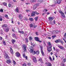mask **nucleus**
<instances>
[{"instance_id":"obj_1","label":"nucleus","mask_w":66,"mask_h":66,"mask_svg":"<svg viewBox=\"0 0 66 66\" xmlns=\"http://www.w3.org/2000/svg\"><path fill=\"white\" fill-rule=\"evenodd\" d=\"M33 46H31V50H30V51L31 53H34L35 54V52L33 51Z\"/></svg>"},{"instance_id":"obj_2","label":"nucleus","mask_w":66,"mask_h":66,"mask_svg":"<svg viewBox=\"0 0 66 66\" xmlns=\"http://www.w3.org/2000/svg\"><path fill=\"white\" fill-rule=\"evenodd\" d=\"M61 14V16L63 17V18H65V14L62 11H60L59 12Z\"/></svg>"},{"instance_id":"obj_3","label":"nucleus","mask_w":66,"mask_h":66,"mask_svg":"<svg viewBox=\"0 0 66 66\" xmlns=\"http://www.w3.org/2000/svg\"><path fill=\"white\" fill-rule=\"evenodd\" d=\"M52 48V46H50L49 47H48L47 48V50H48V52H51V50H52V48Z\"/></svg>"},{"instance_id":"obj_4","label":"nucleus","mask_w":66,"mask_h":66,"mask_svg":"<svg viewBox=\"0 0 66 66\" xmlns=\"http://www.w3.org/2000/svg\"><path fill=\"white\" fill-rule=\"evenodd\" d=\"M29 26L31 28L32 27H33L34 28H35L36 27H37V25H36L35 26L34 25H33L32 24H30Z\"/></svg>"},{"instance_id":"obj_5","label":"nucleus","mask_w":66,"mask_h":66,"mask_svg":"<svg viewBox=\"0 0 66 66\" xmlns=\"http://www.w3.org/2000/svg\"><path fill=\"white\" fill-rule=\"evenodd\" d=\"M4 57L5 59H9L10 57H9V55L7 54H6L4 55Z\"/></svg>"},{"instance_id":"obj_6","label":"nucleus","mask_w":66,"mask_h":66,"mask_svg":"<svg viewBox=\"0 0 66 66\" xmlns=\"http://www.w3.org/2000/svg\"><path fill=\"white\" fill-rule=\"evenodd\" d=\"M32 60L34 62V63H36L37 62V60H36V58L35 57H34L32 58Z\"/></svg>"},{"instance_id":"obj_7","label":"nucleus","mask_w":66,"mask_h":66,"mask_svg":"<svg viewBox=\"0 0 66 66\" xmlns=\"http://www.w3.org/2000/svg\"><path fill=\"white\" fill-rule=\"evenodd\" d=\"M19 18L21 20L22 19V18H23V16H22V15L21 14H20L19 15Z\"/></svg>"},{"instance_id":"obj_8","label":"nucleus","mask_w":66,"mask_h":66,"mask_svg":"<svg viewBox=\"0 0 66 66\" xmlns=\"http://www.w3.org/2000/svg\"><path fill=\"white\" fill-rule=\"evenodd\" d=\"M9 47L11 53L12 54H13L14 53V52H13V49H12V46H10Z\"/></svg>"},{"instance_id":"obj_9","label":"nucleus","mask_w":66,"mask_h":66,"mask_svg":"<svg viewBox=\"0 0 66 66\" xmlns=\"http://www.w3.org/2000/svg\"><path fill=\"white\" fill-rule=\"evenodd\" d=\"M16 55L17 56V57H19L21 55H20V54L19 53V52H17L15 53Z\"/></svg>"},{"instance_id":"obj_10","label":"nucleus","mask_w":66,"mask_h":66,"mask_svg":"<svg viewBox=\"0 0 66 66\" xmlns=\"http://www.w3.org/2000/svg\"><path fill=\"white\" fill-rule=\"evenodd\" d=\"M58 47L60 49H62V50H65V48H64V47L63 46L59 45L58 46Z\"/></svg>"},{"instance_id":"obj_11","label":"nucleus","mask_w":66,"mask_h":66,"mask_svg":"<svg viewBox=\"0 0 66 66\" xmlns=\"http://www.w3.org/2000/svg\"><path fill=\"white\" fill-rule=\"evenodd\" d=\"M58 32L57 31H54L53 32H52V34L53 35H55L56 34H57Z\"/></svg>"},{"instance_id":"obj_12","label":"nucleus","mask_w":66,"mask_h":66,"mask_svg":"<svg viewBox=\"0 0 66 66\" xmlns=\"http://www.w3.org/2000/svg\"><path fill=\"white\" fill-rule=\"evenodd\" d=\"M62 0H58L57 1H56L55 2L56 3H58V4H60L61 3V2L62 1Z\"/></svg>"},{"instance_id":"obj_13","label":"nucleus","mask_w":66,"mask_h":66,"mask_svg":"<svg viewBox=\"0 0 66 66\" xmlns=\"http://www.w3.org/2000/svg\"><path fill=\"white\" fill-rule=\"evenodd\" d=\"M61 42V40L59 39H58L57 40H56L55 41V43H60V42Z\"/></svg>"},{"instance_id":"obj_14","label":"nucleus","mask_w":66,"mask_h":66,"mask_svg":"<svg viewBox=\"0 0 66 66\" xmlns=\"http://www.w3.org/2000/svg\"><path fill=\"white\" fill-rule=\"evenodd\" d=\"M23 47L24 48V51H26V45H25L23 44Z\"/></svg>"},{"instance_id":"obj_15","label":"nucleus","mask_w":66,"mask_h":66,"mask_svg":"<svg viewBox=\"0 0 66 66\" xmlns=\"http://www.w3.org/2000/svg\"><path fill=\"white\" fill-rule=\"evenodd\" d=\"M11 62H11V61L10 60H7L6 61V63L8 64H10V63H11Z\"/></svg>"},{"instance_id":"obj_16","label":"nucleus","mask_w":66,"mask_h":66,"mask_svg":"<svg viewBox=\"0 0 66 66\" xmlns=\"http://www.w3.org/2000/svg\"><path fill=\"white\" fill-rule=\"evenodd\" d=\"M46 64L47 65V66H52V65H51V64L50 63L48 62L47 63H46Z\"/></svg>"},{"instance_id":"obj_17","label":"nucleus","mask_w":66,"mask_h":66,"mask_svg":"<svg viewBox=\"0 0 66 66\" xmlns=\"http://www.w3.org/2000/svg\"><path fill=\"white\" fill-rule=\"evenodd\" d=\"M35 39L36 41H37V42H38L39 41V38L37 37H35Z\"/></svg>"},{"instance_id":"obj_18","label":"nucleus","mask_w":66,"mask_h":66,"mask_svg":"<svg viewBox=\"0 0 66 66\" xmlns=\"http://www.w3.org/2000/svg\"><path fill=\"white\" fill-rule=\"evenodd\" d=\"M49 18V20L50 21H52L53 20V18H52V17H50Z\"/></svg>"},{"instance_id":"obj_19","label":"nucleus","mask_w":66,"mask_h":66,"mask_svg":"<svg viewBox=\"0 0 66 66\" xmlns=\"http://www.w3.org/2000/svg\"><path fill=\"white\" fill-rule=\"evenodd\" d=\"M11 41L12 43L13 44H14V43H15V42H16V40L14 39H12L11 40Z\"/></svg>"},{"instance_id":"obj_20","label":"nucleus","mask_w":66,"mask_h":66,"mask_svg":"<svg viewBox=\"0 0 66 66\" xmlns=\"http://www.w3.org/2000/svg\"><path fill=\"white\" fill-rule=\"evenodd\" d=\"M35 51V54L34 53V54H36L37 55H38V54H39V52L38 51H36V52L35 51Z\"/></svg>"},{"instance_id":"obj_21","label":"nucleus","mask_w":66,"mask_h":66,"mask_svg":"<svg viewBox=\"0 0 66 66\" xmlns=\"http://www.w3.org/2000/svg\"><path fill=\"white\" fill-rule=\"evenodd\" d=\"M10 29V28H7L6 29L5 31L6 32H7L9 31V30Z\"/></svg>"},{"instance_id":"obj_22","label":"nucleus","mask_w":66,"mask_h":66,"mask_svg":"<svg viewBox=\"0 0 66 66\" xmlns=\"http://www.w3.org/2000/svg\"><path fill=\"white\" fill-rule=\"evenodd\" d=\"M18 32L19 33H21V34H24V32L23 31H19Z\"/></svg>"},{"instance_id":"obj_23","label":"nucleus","mask_w":66,"mask_h":66,"mask_svg":"<svg viewBox=\"0 0 66 66\" xmlns=\"http://www.w3.org/2000/svg\"><path fill=\"white\" fill-rule=\"evenodd\" d=\"M38 16H37L35 18V19L36 21H37L38 20Z\"/></svg>"},{"instance_id":"obj_24","label":"nucleus","mask_w":66,"mask_h":66,"mask_svg":"<svg viewBox=\"0 0 66 66\" xmlns=\"http://www.w3.org/2000/svg\"><path fill=\"white\" fill-rule=\"evenodd\" d=\"M37 7L36 6V5H34L33 7V8L34 10H35V9H36Z\"/></svg>"},{"instance_id":"obj_25","label":"nucleus","mask_w":66,"mask_h":66,"mask_svg":"<svg viewBox=\"0 0 66 66\" xmlns=\"http://www.w3.org/2000/svg\"><path fill=\"white\" fill-rule=\"evenodd\" d=\"M33 13H34L35 14H36V15H38V14H39V13H37L36 11H33Z\"/></svg>"},{"instance_id":"obj_26","label":"nucleus","mask_w":66,"mask_h":66,"mask_svg":"<svg viewBox=\"0 0 66 66\" xmlns=\"http://www.w3.org/2000/svg\"><path fill=\"white\" fill-rule=\"evenodd\" d=\"M35 15V14L34 13H33V12H32V13L31 14V16H34Z\"/></svg>"},{"instance_id":"obj_27","label":"nucleus","mask_w":66,"mask_h":66,"mask_svg":"<svg viewBox=\"0 0 66 66\" xmlns=\"http://www.w3.org/2000/svg\"><path fill=\"white\" fill-rule=\"evenodd\" d=\"M2 4L3 5H4L5 6H6L7 5V3H3Z\"/></svg>"},{"instance_id":"obj_28","label":"nucleus","mask_w":66,"mask_h":66,"mask_svg":"<svg viewBox=\"0 0 66 66\" xmlns=\"http://www.w3.org/2000/svg\"><path fill=\"white\" fill-rule=\"evenodd\" d=\"M25 42L26 43H28V42H29V41H28V38H25Z\"/></svg>"},{"instance_id":"obj_29","label":"nucleus","mask_w":66,"mask_h":66,"mask_svg":"<svg viewBox=\"0 0 66 66\" xmlns=\"http://www.w3.org/2000/svg\"><path fill=\"white\" fill-rule=\"evenodd\" d=\"M12 36L13 37H16V35L15 34H12Z\"/></svg>"},{"instance_id":"obj_30","label":"nucleus","mask_w":66,"mask_h":66,"mask_svg":"<svg viewBox=\"0 0 66 66\" xmlns=\"http://www.w3.org/2000/svg\"><path fill=\"white\" fill-rule=\"evenodd\" d=\"M40 62H43V60H42V59L41 58H40L38 60Z\"/></svg>"},{"instance_id":"obj_31","label":"nucleus","mask_w":66,"mask_h":66,"mask_svg":"<svg viewBox=\"0 0 66 66\" xmlns=\"http://www.w3.org/2000/svg\"><path fill=\"white\" fill-rule=\"evenodd\" d=\"M49 59H50V61L51 62H52V61H53L51 57L50 56H49Z\"/></svg>"},{"instance_id":"obj_32","label":"nucleus","mask_w":66,"mask_h":66,"mask_svg":"<svg viewBox=\"0 0 66 66\" xmlns=\"http://www.w3.org/2000/svg\"><path fill=\"white\" fill-rule=\"evenodd\" d=\"M6 27H7V26L6 24L3 25L2 26L3 28H5Z\"/></svg>"},{"instance_id":"obj_33","label":"nucleus","mask_w":66,"mask_h":66,"mask_svg":"<svg viewBox=\"0 0 66 66\" xmlns=\"http://www.w3.org/2000/svg\"><path fill=\"white\" fill-rule=\"evenodd\" d=\"M29 20H30V21H33L34 20L33 19V18H29Z\"/></svg>"},{"instance_id":"obj_34","label":"nucleus","mask_w":66,"mask_h":66,"mask_svg":"<svg viewBox=\"0 0 66 66\" xmlns=\"http://www.w3.org/2000/svg\"><path fill=\"white\" fill-rule=\"evenodd\" d=\"M56 37V35H54V36H52V39H54V38Z\"/></svg>"},{"instance_id":"obj_35","label":"nucleus","mask_w":66,"mask_h":66,"mask_svg":"<svg viewBox=\"0 0 66 66\" xmlns=\"http://www.w3.org/2000/svg\"><path fill=\"white\" fill-rule=\"evenodd\" d=\"M47 11H48V10L46 9H44L43 11L44 12H47Z\"/></svg>"},{"instance_id":"obj_36","label":"nucleus","mask_w":66,"mask_h":66,"mask_svg":"<svg viewBox=\"0 0 66 66\" xmlns=\"http://www.w3.org/2000/svg\"><path fill=\"white\" fill-rule=\"evenodd\" d=\"M15 11H16V12H17V13H18L19 10H18V8H17L16 9Z\"/></svg>"},{"instance_id":"obj_37","label":"nucleus","mask_w":66,"mask_h":66,"mask_svg":"<svg viewBox=\"0 0 66 66\" xmlns=\"http://www.w3.org/2000/svg\"><path fill=\"white\" fill-rule=\"evenodd\" d=\"M29 39L30 40H32V37L31 36H30L29 37Z\"/></svg>"},{"instance_id":"obj_38","label":"nucleus","mask_w":66,"mask_h":66,"mask_svg":"<svg viewBox=\"0 0 66 66\" xmlns=\"http://www.w3.org/2000/svg\"><path fill=\"white\" fill-rule=\"evenodd\" d=\"M41 52L43 55H44V53L43 51H41Z\"/></svg>"},{"instance_id":"obj_39","label":"nucleus","mask_w":66,"mask_h":66,"mask_svg":"<svg viewBox=\"0 0 66 66\" xmlns=\"http://www.w3.org/2000/svg\"><path fill=\"white\" fill-rule=\"evenodd\" d=\"M48 46H51V43L50 42H48Z\"/></svg>"},{"instance_id":"obj_40","label":"nucleus","mask_w":66,"mask_h":66,"mask_svg":"<svg viewBox=\"0 0 66 66\" xmlns=\"http://www.w3.org/2000/svg\"><path fill=\"white\" fill-rule=\"evenodd\" d=\"M31 45L32 46H33V47H34L35 46V44L34 43H31Z\"/></svg>"},{"instance_id":"obj_41","label":"nucleus","mask_w":66,"mask_h":66,"mask_svg":"<svg viewBox=\"0 0 66 66\" xmlns=\"http://www.w3.org/2000/svg\"><path fill=\"white\" fill-rule=\"evenodd\" d=\"M3 44H4V45H6V43L5 41H3Z\"/></svg>"},{"instance_id":"obj_42","label":"nucleus","mask_w":66,"mask_h":66,"mask_svg":"<svg viewBox=\"0 0 66 66\" xmlns=\"http://www.w3.org/2000/svg\"><path fill=\"white\" fill-rule=\"evenodd\" d=\"M39 2L40 3H42L43 1V0H38Z\"/></svg>"},{"instance_id":"obj_43","label":"nucleus","mask_w":66,"mask_h":66,"mask_svg":"<svg viewBox=\"0 0 66 66\" xmlns=\"http://www.w3.org/2000/svg\"><path fill=\"white\" fill-rule=\"evenodd\" d=\"M3 12V9H1L0 10V12Z\"/></svg>"},{"instance_id":"obj_44","label":"nucleus","mask_w":66,"mask_h":66,"mask_svg":"<svg viewBox=\"0 0 66 66\" xmlns=\"http://www.w3.org/2000/svg\"><path fill=\"white\" fill-rule=\"evenodd\" d=\"M13 63L14 64V65H15L16 64V62L14 60H13Z\"/></svg>"},{"instance_id":"obj_45","label":"nucleus","mask_w":66,"mask_h":66,"mask_svg":"<svg viewBox=\"0 0 66 66\" xmlns=\"http://www.w3.org/2000/svg\"><path fill=\"white\" fill-rule=\"evenodd\" d=\"M50 23L51 24L53 25V22L52 21L50 22Z\"/></svg>"},{"instance_id":"obj_46","label":"nucleus","mask_w":66,"mask_h":66,"mask_svg":"<svg viewBox=\"0 0 66 66\" xmlns=\"http://www.w3.org/2000/svg\"><path fill=\"white\" fill-rule=\"evenodd\" d=\"M5 17H6V18H9V17H8V15H5Z\"/></svg>"},{"instance_id":"obj_47","label":"nucleus","mask_w":66,"mask_h":66,"mask_svg":"<svg viewBox=\"0 0 66 66\" xmlns=\"http://www.w3.org/2000/svg\"><path fill=\"white\" fill-rule=\"evenodd\" d=\"M27 64H26V63H24V64L22 66H27Z\"/></svg>"},{"instance_id":"obj_48","label":"nucleus","mask_w":66,"mask_h":66,"mask_svg":"<svg viewBox=\"0 0 66 66\" xmlns=\"http://www.w3.org/2000/svg\"><path fill=\"white\" fill-rule=\"evenodd\" d=\"M40 48H41V51H43V47L42 46H41L40 47Z\"/></svg>"},{"instance_id":"obj_49","label":"nucleus","mask_w":66,"mask_h":66,"mask_svg":"<svg viewBox=\"0 0 66 66\" xmlns=\"http://www.w3.org/2000/svg\"><path fill=\"white\" fill-rule=\"evenodd\" d=\"M63 61L64 62H65L66 61V58L64 59L63 60Z\"/></svg>"},{"instance_id":"obj_50","label":"nucleus","mask_w":66,"mask_h":66,"mask_svg":"<svg viewBox=\"0 0 66 66\" xmlns=\"http://www.w3.org/2000/svg\"><path fill=\"white\" fill-rule=\"evenodd\" d=\"M35 34H36V35H38V32H36Z\"/></svg>"},{"instance_id":"obj_51","label":"nucleus","mask_w":66,"mask_h":66,"mask_svg":"<svg viewBox=\"0 0 66 66\" xmlns=\"http://www.w3.org/2000/svg\"><path fill=\"white\" fill-rule=\"evenodd\" d=\"M36 5V6L37 7V6H39V4L38 3H37L36 5Z\"/></svg>"},{"instance_id":"obj_52","label":"nucleus","mask_w":66,"mask_h":66,"mask_svg":"<svg viewBox=\"0 0 66 66\" xmlns=\"http://www.w3.org/2000/svg\"><path fill=\"white\" fill-rule=\"evenodd\" d=\"M53 24H55V20H54L53 21Z\"/></svg>"},{"instance_id":"obj_53","label":"nucleus","mask_w":66,"mask_h":66,"mask_svg":"<svg viewBox=\"0 0 66 66\" xmlns=\"http://www.w3.org/2000/svg\"><path fill=\"white\" fill-rule=\"evenodd\" d=\"M60 43H61V44H63V43H64V42H63V41H61V40Z\"/></svg>"},{"instance_id":"obj_54","label":"nucleus","mask_w":66,"mask_h":66,"mask_svg":"<svg viewBox=\"0 0 66 66\" xmlns=\"http://www.w3.org/2000/svg\"><path fill=\"white\" fill-rule=\"evenodd\" d=\"M63 40H64L65 43H66V41L65 40V39H64V38H63Z\"/></svg>"},{"instance_id":"obj_55","label":"nucleus","mask_w":66,"mask_h":66,"mask_svg":"<svg viewBox=\"0 0 66 66\" xmlns=\"http://www.w3.org/2000/svg\"><path fill=\"white\" fill-rule=\"evenodd\" d=\"M9 7H10L11 6V5L10 4V3L9 4Z\"/></svg>"},{"instance_id":"obj_56","label":"nucleus","mask_w":66,"mask_h":66,"mask_svg":"<svg viewBox=\"0 0 66 66\" xmlns=\"http://www.w3.org/2000/svg\"><path fill=\"white\" fill-rule=\"evenodd\" d=\"M34 0H30V2H34Z\"/></svg>"},{"instance_id":"obj_57","label":"nucleus","mask_w":66,"mask_h":66,"mask_svg":"<svg viewBox=\"0 0 66 66\" xmlns=\"http://www.w3.org/2000/svg\"><path fill=\"white\" fill-rule=\"evenodd\" d=\"M27 65L28 66H30V65H31V64L29 63H28L27 64Z\"/></svg>"},{"instance_id":"obj_58","label":"nucleus","mask_w":66,"mask_h":66,"mask_svg":"<svg viewBox=\"0 0 66 66\" xmlns=\"http://www.w3.org/2000/svg\"><path fill=\"white\" fill-rule=\"evenodd\" d=\"M12 31L13 32H15V30H14V29H12Z\"/></svg>"},{"instance_id":"obj_59","label":"nucleus","mask_w":66,"mask_h":66,"mask_svg":"<svg viewBox=\"0 0 66 66\" xmlns=\"http://www.w3.org/2000/svg\"><path fill=\"white\" fill-rule=\"evenodd\" d=\"M2 40V38L1 37H0V40Z\"/></svg>"},{"instance_id":"obj_60","label":"nucleus","mask_w":66,"mask_h":66,"mask_svg":"<svg viewBox=\"0 0 66 66\" xmlns=\"http://www.w3.org/2000/svg\"><path fill=\"white\" fill-rule=\"evenodd\" d=\"M26 11L27 12H29L30 11V10H26Z\"/></svg>"},{"instance_id":"obj_61","label":"nucleus","mask_w":66,"mask_h":66,"mask_svg":"<svg viewBox=\"0 0 66 66\" xmlns=\"http://www.w3.org/2000/svg\"><path fill=\"white\" fill-rule=\"evenodd\" d=\"M23 56L24 57H25V54H23Z\"/></svg>"},{"instance_id":"obj_62","label":"nucleus","mask_w":66,"mask_h":66,"mask_svg":"<svg viewBox=\"0 0 66 66\" xmlns=\"http://www.w3.org/2000/svg\"><path fill=\"white\" fill-rule=\"evenodd\" d=\"M25 58L26 59V60H28V56H26L25 57Z\"/></svg>"},{"instance_id":"obj_63","label":"nucleus","mask_w":66,"mask_h":66,"mask_svg":"<svg viewBox=\"0 0 66 66\" xmlns=\"http://www.w3.org/2000/svg\"><path fill=\"white\" fill-rule=\"evenodd\" d=\"M25 20H26V21H27L28 20V19L27 18H25Z\"/></svg>"},{"instance_id":"obj_64","label":"nucleus","mask_w":66,"mask_h":66,"mask_svg":"<svg viewBox=\"0 0 66 66\" xmlns=\"http://www.w3.org/2000/svg\"><path fill=\"white\" fill-rule=\"evenodd\" d=\"M46 13H43V14H42L43 16L44 15H45V14H46Z\"/></svg>"}]
</instances>
